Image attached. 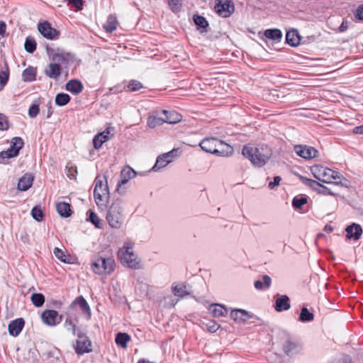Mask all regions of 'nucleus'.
I'll use <instances>...</instances> for the list:
<instances>
[{
    "label": "nucleus",
    "instance_id": "nucleus-6",
    "mask_svg": "<svg viewBox=\"0 0 363 363\" xmlns=\"http://www.w3.org/2000/svg\"><path fill=\"white\" fill-rule=\"evenodd\" d=\"M94 196L95 202L99 208H103L106 206L109 200V189L106 180L104 182L99 176L95 179Z\"/></svg>",
    "mask_w": 363,
    "mask_h": 363
},
{
    "label": "nucleus",
    "instance_id": "nucleus-56",
    "mask_svg": "<svg viewBox=\"0 0 363 363\" xmlns=\"http://www.w3.org/2000/svg\"><path fill=\"white\" fill-rule=\"evenodd\" d=\"M39 113V107L37 105H32L28 110V115L30 118H35Z\"/></svg>",
    "mask_w": 363,
    "mask_h": 363
},
{
    "label": "nucleus",
    "instance_id": "nucleus-2",
    "mask_svg": "<svg viewBox=\"0 0 363 363\" xmlns=\"http://www.w3.org/2000/svg\"><path fill=\"white\" fill-rule=\"evenodd\" d=\"M311 172L315 179L323 183L342 186L347 181L340 172L323 165L312 166Z\"/></svg>",
    "mask_w": 363,
    "mask_h": 363
},
{
    "label": "nucleus",
    "instance_id": "nucleus-4",
    "mask_svg": "<svg viewBox=\"0 0 363 363\" xmlns=\"http://www.w3.org/2000/svg\"><path fill=\"white\" fill-rule=\"evenodd\" d=\"M106 220L109 227L112 229H121L125 220V213L123 204L121 201H113L107 210Z\"/></svg>",
    "mask_w": 363,
    "mask_h": 363
},
{
    "label": "nucleus",
    "instance_id": "nucleus-64",
    "mask_svg": "<svg viewBox=\"0 0 363 363\" xmlns=\"http://www.w3.org/2000/svg\"><path fill=\"white\" fill-rule=\"evenodd\" d=\"M347 28V26L343 22L340 26V30L343 32Z\"/></svg>",
    "mask_w": 363,
    "mask_h": 363
},
{
    "label": "nucleus",
    "instance_id": "nucleus-54",
    "mask_svg": "<svg viewBox=\"0 0 363 363\" xmlns=\"http://www.w3.org/2000/svg\"><path fill=\"white\" fill-rule=\"evenodd\" d=\"M58 313L55 310H45L41 314V318H57Z\"/></svg>",
    "mask_w": 363,
    "mask_h": 363
},
{
    "label": "nucleus",
    "instance_id": "nucleus-55",
    "mask_svg": "<svg viewBox=\"0 0 363 363\" xmlns=\"http://www.w3.org/2000/svg\"><path fill=\"white\" fill-rule=\"evenodd\" d=\"M8 128H9V123H8L6 117L4 114L0 113V130H7Z\"/></svg>",
    "mask_w": 363,
    "mask_h": 363
},
{
    "label": "nucleus",
    "instance_id": "nucleus-42",
    "mask_svg": "<svg viewBox=\"0 0 363 363\" xmlns=\"http://www.w3.org/2000/svg\"><path fill=\"white\" fill-rule=\"evenodd\" d=\"M17 155H18L16 151L13 150L9 147L7 150L2 151L0 152V163L5 164L6 159L12 158L16 157Z\"/></svg>",
    "mask_w": 363,
    "mask_h": 363
},
{
    "label": "nucleus",
    "instance_id": "nucleus-20",
    "mask_svg": "<svg viewBox=\"0 0 363 363\" xmlns=\"http://www.w3.org/2000/svg\"><path fill=\"white\" fill-rule=\"evenodd\" d=\"M45 73L51 79H57L61 74V68L60 65L57 62L52 61L45 69Z\"/></svg>",
    "mask_w": 363,
    "mask_h": 363
},
{
    "label": "nucleus",
    "instance_id": "nucleus-40",
    "mask_svg": "<svg viewBox=\"0 0 363 363\" xmlns=\"http://www.w3.org/2000/svg\"><path fill=\"white\" fill-rule=\"evenodd\" d=\"M23 140L19 137L13 138L10 143V148L16 151L18 155L19 150L23 147Z\"/></svg>",
    "mask_w": 363,
    "mask_h": 363
},
{
    "label": "nucleus",
    "instance_id": "nucleus-57",
    "mask_svg": "<svg viewBox=\"0 0 363 363\" xmlns=\"http://www.w3.org/2000/svg\"><path fill=\"white\" fill-rule=\"evenodd\" d=\"M299 318H313V313H311L307 308L303 307L301 310Z\"/></svg>",
    "mask_w": 363,
    "mask_h": 363
},
{
    "label": "nucleus",
    "instance_id": "nucleus-10",
    "mask_svg": "<svg viewBox=\"0 0 363 363\" xmlns=\"http://www.w3.org/2000/svg\"><path fill=\"white\" fill-rule=\"evenodd\" d=\"M77 335L78 340L75 347L76 353L81 355L91 352V342L89 338L80 330L77 331Z\"/></svg>",
    "mask_w": 363,
    "mask_h": 363
},
{
    "label": "nucleus",
    "instance_id": "nucleus-5",
    "mask_svg": "<svg viewBox=\"0 0 363 363\" xmlns=\"http://www.w3.org/2000/svg\"><path fill=\"white\" fill-rule=\"evenodd\" d=\"M201 148L206 152L225 156L232 150V147L228 144L215 138L203 139L200 143Z\"/></svg>",
    "mask_w": 363,
    "mask_h": 363
},
{
    "label": "nucleus",
    "instance_id": "nucleus-47",
    "mask_svg": "<svg viewBox=\"0 0 363 363\" xmlns=\"http://www.w3.org/2000/svg\"><path fill=\"white\" fill-rule=\"evenodd\" d=\"M24 47L28 52L33 53L36 49V42L33 38L28 37L26 39Z\"/></svg>",
    "mask_w": 363,
    "mask_h": 363
},
{
    "label": "nucleus",
    "instance_id": "nucleus-60",
    "mask_svg": "<svg viewBox=\"0 0 363 363\" xmlns=\"http://www.w3.org/2000/svg\"><path fill=\"white\" fill-rule=\"evenodd\" d=\"M6 30V25L4 21H0V35L2 37L5 36Z\"/></svg>",
    "mask_w": 363,
    "mask_h": 363
},
{
    "label": "nucleus",
    "instance_id": "nucleus-37",
    "mask_svg": "<svg viewBox=\"0 0 363 363\" xmlns=\"http://www.w3.org/2000/svg\"><path fill=\"white\" fill-rule=\"evenodd\" d=\"M30 301L35 307H41L45 303V296L40 293H34L30 296Z\"/></svg>",
    "mask_w": 363,
    "mask_h": 363
},
{
    "label": "nucleus",
    "instance_id": "nucleus-31",
    "mask_svg": "<svg viewBox=\"0 0 363 363\" xmlns=\"http://www.w3.org/2000/svg\"><path fill=\"white\" fill-rule=\"evenodd\" d=\"M178 301L179 299L177 298L173 295L169 294L163 297L160 301V305L164 308H172L174 306Z\"/></svg>",
    "mask_w": 363,
    "mask_h": 363
},
{
    "label": "nucleus",
    "instance_id": "nucleus-59",
    "mask_svg": "<svg viewBox=\"0 0 363 363\" xmlns=\"http://www.w3.org/2000/svg\"><path fill=\"white\" fill-rule=\"evenodd\" d=\"M281 180V177L277 176L274 177V180L269 183V188L271 189H274L276 186L279 185V182Z\"/></svg>",
    "mask_w": 363,
    "mask_h": 363
},
{
    "label": "nucleus",
    "instance_id": "nucleus-1",
    "mask_svg": "<svg viewBox=\"0 0 363 363\" xmlns=\"http://www.w3.org/2000/svg\"><path fill=\"white\" fill-rule=\"evenodd\" d=\"M242 153L245 158L250 161L252 165L257 167L264 166L273 155L272 150L266 145L257 147L246 145L242 147Z\"/></svg>",
    "mask_w": 363,
    "mask_h": 363
},
{
    "label": "nucleus",
    "instance_id": "nucleus-36",
    "mask_svg": "<svg viewBox=\"0 0 363 363\" xmlns=\"http://www.w3.org/2000/svg\"><path fill=\"white\" fill-rule=\"evenodd\" d=\"M262 280H257L255 282V287L257 289H263L264 288L267 289L271 285L272 279L268 275H264L262 277Z\"/></svg>",
    "mask_w": 363,
    "mask_h": 363
},
{
    "label": "nucleus",
    "instance_id": "nucleus-53",
    "mask_svg": "<svg viewBox=\"0 0 363 363\" xmlns=\"http://www.w3.org/2000/svg\"><path fill=\"white\" fill-rule=\"evenodd\" d=\"M9 79V72L6 71H2L0 72V90L3 89L5 84L7 83Z\"/></svg>",
    "mask_w": 363,
    "mask_h": 363
},
{
    "label": "nucleus",
    "instance_id": "nucleus-8",
    "mask_svg": "<svg viewBox=\"0 0 363 363\" xmlns=\"http://www.w3.org/2000/svg\"><path fill=\"white\" fill-rule=\"evenodd\" d=\"M177 157V150H172L157 157L155 165L152 167L153 172H158L172 162Z\"/></svg>",
    "mask_w": 363,
    "mask_h": 363
},
{
    "label": "nucleus",
    "instance_id": "nucleus-13",
    "mask_svg": "<svg viewBox=\"0 0 363 363\" xmlns=\"http://www.w3.org/2000/svg\"><path fill=\"white\" fill-rule=\"evenodd\" d=\"M38 29L40 34L47 39L53 40L57 38L59 33L48 21L40 23Z\"/></svg>",
    "mask_w": 363,
    "mask_h": 363
},
{
    "label": "nucleus",
    "instance_id": "nucleus-27",
    "mask_svg": "<svg viewBox=\"0 0 363 363\" xmlns=\"http://www.w3.org/2000/svg\"><path fill=\"white\" fill-rule=\"evenodd\" d=\"M201 324L203 329L210 333H215L220 328V325L214 319H203Z\"/></svg>",
    "mask_w": 363,
    "mask_h": 363
},
{
    "label": "nucleus",
    "instance_id": "nucleus-7",
    "mask_svg": "<svg viewBox=\"0 0 363 363\" xmlns=\"http://www.w3.org/2000/svg\"><path fill=\"white\" fill-rule=\"evenodd\" d=\"M92 271L99 275L111 274L115 269V261L112 257H98L91 264Z\"/></svg>",
    "mask_w": 363,
    "mask_h": 363
},
{
    "label": "nucleus",
    "instance_id": "nucleus-16",
    "mask_svg": "<svg viewBox=\"0 0 363 363\" xmlns=\"http://www.w3.org/2000/svg\"><path fill=\"white\" fill-rule=\"evenodd\" d=\"M24 325V319H13L8 325L9 335L13 337H17L22 331Z\"/></svg>",
    "mask_w": 363,
    "mask_h": 363
},
{
    "label": "nucleus",
    "instance_id": "nucleus-58",
    "mask_svg": "<svg viewBox=\"0 0 363 363\" xmlns=\"http://www.w3.org/2000/svg\"><path fill=\"white\" fill-rule=\"evenodd\" d=\"M43 322L49 325V326H55L60 323L62 319H42Z\"/></svg>",
    "mask_w": 363,
    "mask_h": 363
},
{
    "label": "nucleus",
    "instance_id": "nucleus-30",
    "mask_svg": "<svg viewBox=\"0 0 363 363\" xmlns=\"http://www.w3.org/2000/svg\"><path fill=\"white\" fill-rule=\"evenodd\" d=\"M172 289L174 296L180 298L184 297L189 294L186 286L182 284H174L172 286Z\"/></svg>",
    "mask_w": 363,
    "mask_h": 363
},
{
    "label": "nucleus",
    "instance_id": "nucleus-61",
    "mask_svg": "<svg viewBox=\"0 0 363 363\" xmlns=\"http://www.w3.org/2000/svg\"><path fill=\"white\" fill-rule=\"evenodd\" d=\"M352 132L354 134H363V125L354 128Z\"/></svg>",
    "mask_w": 363,
    "mask_h": 363
},
{
    "label": "nucleus",
    "instance_id": "nucleus-25",
    "mask_svg": "<svg viewBox=\"0 0 363 363\" xmlns=\"http://www.w3.org/2000/svg\"><path fill=\"white\" fill-rule=\"evenodd\" d=\"M82 83L77 79L69 80L66 84V89L74 94H79L82 91Z\"/></svg>",
    "mask_w": 363,
    "mask_h": 363
},
{
    "label": "nucleus",
    "instance_id": "nucleus-35",
    "mask_svg": "<svg viewBox=\"0 0 363 363\" xmlns=\"http://www.w3.org/2000/svg\"><path fill=\"white\" fill-rule=\"evenodd\" d=\"M118 21L115 16H108L106 22L104 25V28L107 32L111 33L117 28Z\"/></svg>",
    "mask_w": 363,
    "mask_h": 363
},
{
    "label": "nucleus",
    "instance_id": "nucleus-18",
    "mask_svg": "<svg viewBox=\"0 0 363 363\" xmlns=\"http://www.w3.org/2000/svg\"><path fill=\"white\" fill-rule=\"evenodd\" d=\"M345 231L347 233V238L354 240H359L362 233L361 226L357 223H352V225H348L346 228Z\"/></svg>",
    "mask_w": 363,
    "mask_h": 363
},
{
    "label": "nucleus",
    "instance_id": "nucleus-38",
    "mask_svg": "<svg viewBox=\"0 0 363 363\" xmlns=\"http://www.w3.org/2000/svg\"><path fill=\"white\" fill-rule=\"evenodd\" d=\"M87 220L91 222L97 228H101L102 223L101 218L92 211H89Z\"/></svg>",
    "mask_w": 363,
    "mask_h": 363
},
{
    "label": "nucleus",
    "instance_id": "nucleus-15",
    "mask_svg": "<svg viewBox=\"0 0 363 363\" xmlns=\"http://www.w3.org/2000/svg\"><path fill=\"white\" fill-rule=\"evenodd\" d=\"M73 309H79L82 311L84 315L89 316L91 311L86 301L82 296H78L70 305Z\"/></svg>",
    "mask_w": 363,
    "mask_h": 363
},
{
    "label": "nucleus",
    "instance_id": "nucleus-23",
    "mask_svg": "<svg viewBox=\"0 0 363 363\" xmlns=\"http://www.w3.org/2000/svg\"><path fill=\"white\" fill-rule=\"evenodd\" d=\"M307 184L311 186L313 189L316 190L319 194L323 195H334L329 189L323 186L319 182L312 180V179H306Z\"/></svg>",
    "mask_w": 363,
    "mask_h": 363
},
{
    "label": "nucleus",
    "instance_id": "nucleus-39",
    "mask_svg": "<svg viewBox=\"0 0 363 363\" xmlns=\"http://www.w3.org/2000/svg\"><path fill=\"white\" fill-rule=\"evenodd\" d=\"M147 125L151 128H155L164 123L162 117L149 116L147 118Z\"/></svg>",
    "mask_w": 363,
    "mask_h": 363
},
{
    "label": "nucleus",
    "instance_id": "nucleus-62",
    "mask_svg": "<svg viewBox=\"0 0 363 363\" xmlns=\"http://www.w3.org/2000/svg\"><path fill=\"white\" fill-rule=\"evenodd\" d=\"M356 16L359 19L363 20V6L357 9Z\"/></svg>",
    "mask_w": 363,
    "mask_h": 363
},
{
    "label": "nucleus",
    "instance_id": "nucleus-19",
    "mask_svg": "<svg viewBox=\"0 0 363 363\" xmlns=\"http://www.w3.org/2000/svg\"><path fill=\"white\" fill-rule=\"evenodd\" d=\"M208 310L209 314L214 318L225 316L228 314V310L225 308V307L218 303L211 304Z\"/></svg>",
    "mask_w": 363,
    "mask_h": 363
},
{
    "label": "nucleus",
    "instance_id": "nucleus-21",
    "mask_svg": "<svg viewBox=\"0 0 363 363\" xmlns=\"http://www.w3.org/2000/svg\"><path fill=\"white\" fill-rule=\"evenodd\" d=\"M33 177L31 174H24L18 181V189L20 191L28 190L33 184Z\"/></svg>",
    "mask_w": 363,
    "mask_h": 363
},
{
    "label": "nucleus",
    "instance_id": "nucleus-24",
    "mask_svg": "<svg viewBox=\"0 0 363 363\" xmlns=\"http://www.w3.org/2000/svg\"><path fill=\"white\" fill-rule=\"evenodd\" d=\"M56 211L59 215L64 218H68L72 215L70 205L66 202H58L56 203Z\"/></svg>",
    "mask_w": 363,
    "mask_h": 363
},
{
    "label": "nucleus",
    "instance_id": "nucleus-14",
    "mask_svg": "<svg viewBox=\"0 0 363 363\" xmlns=\"http://www.w3.org/2000/svg\"><path fill=\"white\" fill-rule=\"evenodd\" d=\"M137 172L130 167L125 166L121 173V180L118 182L117 190L119 191L123 185L125 184L130 179L135 177Z\"/></svg>",
    "mask_w": 363,
    "mask_h": 363
},
{
    "label": "nucleus",
    "instance_id": "nucleus-49",
    "mask_svg": "<svg viewBox=\"0 0 363 363\" xmlns=\"http://www.w3.org/2000/svg\"><path fill=\"white\" fill-rule=\"evenodd\" d=\"M143 87V84L137 80H131L129 82L127 89L129 91H136Z\"/></svg>",
    "mask_w": 363,
    "mask_h": 363
},
{
    "label": "nucleus",
    "instance_id": "nucleus-22",
    "mask_svg": "<svg viewBox=\"0 0 363 363\" xmlns=\"http://www.w3.org/2000/svg\"><path fill=\"white\" fill-rule=\"evenodd\" d=\"M162 113L164 115V117H162L164 118V123L175 124L182 120V116L175 111L169 112L166 110H164Z\"/></svg>",
    "mask_w": 363,
    "mask_h": 363
},
{
    "label": "nucleus",
    "instance_id": "nucleus-17",
    "mask_svg": "<svg viewBox=\"0 0 363 363\" xmlns=\"http://www.w3.org/2000/svg\"><path fill=\"white\" fill-rule=\"evenodd\" d=\"M110 128H106L101 133H98L94 138L93 143L95 149H99L102 145L111 138Z\"/></svg>",
    "mask_w": 363,
    "mask_h": 363
},
{
    "label": "nucleus",
    "instance_id": "nucleus-34",
    "mask_svg": "<svg viewBox=\"0 0 363 363\" xmlns=\"http://www.w3.org/2000/svg\"><path fill=\"white\" fill-rule=\"evenodd\" d=\"M264 36L273 40H280L282 37V33L279 29H267L264 31Z\"/></svg>",
    "mask_w": 363,
    "mask_h": 363
},
{
    "label": "nucleus",
    "instance_id": "nucleus-44",
    "mask_svg": "<svg viewBox=\"0 0 363 363\" xmlns=\"http://www.w3.org/2000/svg\"><path fill=\"white\" fill-rule=\"evenodd\" d=\"M55 101L57 105L62 106L69 103L70 101V97L67 94L61 93L57 94Z\"/></svg>",
    "mask_w": 363,
    "mask_h": 363
},
{
    "label": "nucleus",
    "instance_id": "nucleus-46",
    "mask_svg": "<svg viewBox=\"0 0 363 363\" xmlns=\"http://www.w3.org/2000/svg\"><path fill=\"white\" fill-rule=\"evenodd\" d=\"M168 6L170 10L174 13H178L181 11L182 3L181 0H168Z\"/></svg>",
    "mask_w": 363,
    "mask_h": 363
},
{
    "label": "nucleus",
    "instance_id": "nucleus-51",
    "mask_svg": "<svg viewBox=\"0 0 363 363\" xmlns=\"http://www.w3.org/2000/svg\"><path fill=\"white\" fill-rule=\"evenodd\" d=\"M230 316L232 318H240L242 316H251L248 311L243 309H234L232 310L230 313Z\"/></svg>",
    "mask_w": 363,
    "mask_h": 363
},
{
    "label": "nucleus",
    "instance_id": "nucleus-48",
    "mask_svg": "<svg viewBox=\"0 0 363 363\" xmlns=\"http://www.w3.org/2000/svg\"><path fill=\"white\" fill-rule=\"evenodd\" d=\"M194 21L196 26L203 29H205L208 26L206 19L204 17L199 15L194 16Z\"/></svg>",
    "mask_w": 363,
    "mask_h": 363
},
{
    "label": "nucleus",
    "instance_id": "nucleus-41",
    "mask_svg": "<svg viewBox=\"0 0 363 363\" xmlns=\"http://www.w3.org/2000/svg\"><path fill=\"white\" fill-rule=\"evenodd\" d=\"M298 347V343L291 340H287L284 345V350L289 355L296 352Z\"/></svg>",
    "mask_w": 363,
    "mask_h": 363
},
{
    "label": "nucleus",
    "instance_id": "nucleus-3",
    "mask_svg": "<svg viewBox=\"0 0 363 363\" xmlns=\"http://www.w3.org/2000/svg\"><path fill=\"white\" fill-rule=\"evenodd\" d=\"M134 242L125 241L118 250V257L124 267L138 269L143 267L142 262L134 251Z\"/></svg>",
    "mask_w": 363,
    "mask_h": 363
},
{
    "label": "nucleus",
    "instance_id": "nucleus-29",
    "mask_svg": "<svg viewBox=\"0 0 363 363\" xmlns=\"http://www.w3.org/2000/svg\"><path fill=\"white\" fill-rule=\"evenodd\" d=\"M287 296L283 295L276 300L275 309L277 311H286L290 308Z\"/></svg>",
    "mask_w": 363,
    "mask_h": 363
},
{
    "label": "nucleus",
    "instance_id": "nucleus-32",
    "mask_svg": "<svg viewBox=\"0 0 363 363\" xmlns=\"http://www.w3.org/2000/svg\"><path fill=\"white\" fill-rule=\"evenodd\" d=\"M36 74L35 68L28 67L23 72L22 77L24 82H33L35 79Z\"/></svg>",
    "mask_w": 363,
    "mask_h": 363
},
{
    "label": "nucleus",
    "instance_id": "nucleus-9",
    "mask_svg": "<svg viewBox=\"0 0 363 363\" xmlns=\"http://www.w3.org/2000/svg\"><path fill=\"white\" fill-rule=\"evenodd\" d=\"M214 9L220 16L228 18L234 12L235 7L231 0H216Z\"/></svg>",
    "mask_w": 363,
    "mask_h": 363
},
{
    "label": "nucleus",
    "instance_id": "nucleus-52",
    "mask_svg": "<svg viewBox=\"0 0 363 363\" xmlns=\"http://www.w3.org/2000/svg\"><path fill=\"white\" fill-rule=\"evenodd\" d=\"M307 199L306 198H294L292 201L293 206L295 208L301 209V207L306 203Z\"/></svg>",
    "mask_w": 363,
    "mask_h": 363
},
{
    "label": "nucleus",
    "instance_id": "nucleus-50",
    "mask_svg": "<svg viewBox=\"0 0 363 363\" xmlns=\"http://www.w3.org/2000/svg\"><path fill=\"white\" fill-rule=\"evenodd\" d=\"M32 217L37 221H41L43 219V213L39 207H34L31 211Z\"/></svg>",
    "mask_w": 363,
    "mask_h": 363
},
{
    "label": "nucleus",
    "instance_id": "nucleus-12",
    "mask_svg": "<svg viewBox=\"0 0 363 363\" xmlns=\"http://www.w3.org/2000/svg\"><path fill=\"white\" fill-rule=\"evenodd\" d=\"M294 150L297 155L305 160H312L318 155V150L311 146L298 145L294 146Z\"/></svg>",
    "mask_w": 363,
    "mask_h": 363
},
{
    "label": "nucleus",
    "instance_id": "nucleus-33",
    "mask_svg": "<svg viewBox=\"0 0 363 363\" xmlns=\"http://www.w3.org/2000/svg\"><path fill=\"white\" fill-rule=\"evenodd\" d=\"M130 340V337L125 333H118L116 335L115 341L118 345L121 346L123 348L127 347V343Z\"/></svg>",
    "mask_w": 363,
    "mask_h": 363
},
{
    "label": "nucleus",
    "instance_id": "nucleus-26",
    "mask_svg": "<svg viewBox=\"0 0 363 363\" xmlns=\"http://www.w3.org/2000/svg\"><path fill=\"white\" fill-rule=\"evenodd\" d=\"M53 254L57 259L63 263L70 264L72 262L71 257L69 254L67 253L66 250L55 247L53 250Z\"/></svg>",
    "mask_w": 363,
    "mask_h": 363
},
{
    "label": "nucleus",
    "instance_id": "nucleus-11",
    "mask_svg": "<svg viewBox=\"0 0 363 363\" xmlns=\"http://www.w3.org/2000/svg\"><path fill=\"white\" fill-rule=\"evenodd\" d=\"M51 61L57 62L60 66L67 67L74 62V57L69 52L57 51L50 55Z\"/></svg>",
    "mask_w": 363,
    "mask_h": 363
},
{
    "label": "nucleus",
    "instance_id": "nucleus-45",
    "mask_svg": "<svg viewBox=\"0 0 363 363\" xmlns=\"http://www.w3.org/2000/svg\"><path fill=\"white\" fill-rule=\"evenodd\" d=\"M77 320V319H66V321L64 323L65 328L67 330L71 331L74 335L77 333L76 329Z\"/></svg>",
    "mask_w": 363,
    "mask_h": 363
},
{
    "label": "nucleus",
    "instance_id": "nucleus-43",
    "mask_svg": "<svg viewBox=\"0 0 363 363\" xmlns=\"http://www.w3.org/2000/svg\"><path fill=\"white\" fill-rule=\"evenodd\" d=\"M17 155H18L16 151L13 150L9 147L7 150L2 151L0 152V163L5 164L6 159L12 158L16 157Z\"/></svg>",
    "mask_w": 363,
    "mask_h": 363
},
{
    "label": "nucleus",
    "instance_id": "nucleus-28",
    "mask_svg": "<svg viewBox=\"0 0 363 363\" xmlns=\"http://www.w3.org/2000/svg\"><path fill=\"white\" fill-rule=\"evenodd\" d=\"M286 40L288 44L296 46L300 43V36L296 30H291L286 33Z\"/></svg>",
    "mask_w": 363,
    "mask_h": 363
},
{
    "label": "nucleus",
    "instance_id": "nucleus-63",
    "mask_svg": "<svg viewBox=\"0 0 363 363\" xmlns=\"http://www.w3.org/2000/svg\"><path fill=\"white\" fill-rule=\"evenodd\" d=\"M324 230L328 233H331L333 230V228L330 225H326L324 228Z\"/></svg>",
    "mask_w": 363,
    "mask_h": 363
}]
</instances>
